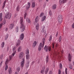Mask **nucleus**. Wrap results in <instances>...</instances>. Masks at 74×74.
<instances>
[{"instance_id":"nucleus-1","label":"nucleus","mask_w":74,"mask_h":74,"mask_svg":"<svg viewBox=\"0 0 74 74\" xmlns=\"http://www.w3.org/2000/svg\"><path fill=\"white\" fill-rule=\"evenodd\" d=\"M23 18L21 17L20 18V23L21 24V26L20 27V28L21 29V32H23L25 29V26L23 25L22 24L23 23Z\"/></svg>"},{"instance_id":"nucleus-2","label":"nucleus","mask_w":74,"mask_h":74,"mask_svg":"<svg viewBox=\"0 0 74 74\" xmlns=\"http://www.w3.org/2000/svg\"><path fill=\"white\" fill-rule=\"evenodd\" d=\"M45 38H43L42 39V42L43 43H40L39 45L38 46V51H41L42 48H43V47H44V44H45Z\"/></svg>"},{"instance_id":"nucleus-3","label":"nucleus","mask_w":74,"mask_h":74,"mask_svg":"<svg viewBox=\"0 0 74 74\" xmlns=\"http://www.w3.org/2000/svg\"><path fill=\"white\" fill-rule=\"evenodd\" d=\"M11 15H12L11 13H10L9 12H7L5 15V17L6 19H10V18H11Z\"/></svg>"},{"instance_id":"nucleus-4","label":"nucleus","mask_w":74,"mask_h":74,"mask_svg":"<svg viewBox=\"0 0 74 74\" xmlns=\"http://www.w3.org/2000/svg\"><path fill=\"white\" fill-rule=\"evenodd\" d=\"M63 18H62V16L61 15H59L58 17V22L60 23H61L62 22V19Z\"/></svg>"},{"instance_id":"nucleus-5","label":"nucleus","mask_w":74,"mask_h":74,"mask_svg":"<svg viewBox=\"0 0 74 74\" xmlns=\"http://www.w3.org/2000/svg\"><path fill=\"white\" fill-rule=\"evenodd\" d=\"M22 60V61L21 62V67L22 68V67H23L25 65V58H23Z\"/></svg>"},{"instance_id":"nucleus-6","label":"nucleus","mask_w":74,"mask_h":74,"mask_svg":"<svg viewBox=\"0 0 74 74\" xmlns=\"http://www.w3.org/2000/svg\"><path fill=\"white\" fill-rule=\"evenodd\" d=\"M25 55V53L23 52H21L20 53L19 55V59H22L23 57Z\"/></svg>"},{"instance_id":"nucleus-7","label":"nucleus","mask_w":74,"mask_h":74,"mask_svg":"<svg viewBox=\"0 0 74 74\" xmlns=\"http://www.w3.org/2000/svg\"><path fill=\"white\" fill-rule=\"evenodd\" d=\"M51 47L49 46H45L44 47V49L45 50L46 52L48 51V50L49 51H51Z\"/></svg>"},{"instance_id":"nucleus-8","label":"nucleus","mask_w":74,"mask_h":74,"mask_svg":"<svg viewBox=\"0 0 74 74\" xmlns=\"http://www.w3.org/2000/svg\"><path fill=\"white\" fill-rule=\"evenodd\" d=\"M13 53L12 54V56H14V55H15L16 52V47H14L12 49Z\"/></svg>"},{"instance_id":"nucleus-9","label":"nucleus","mask_w":74,"mask_h":74,"mask_svg":"<svg viewBox=\"0 0 74 74\" xmlns=\"http://www.w3.org/2000/svg\"><path fill=\"white\" fill-rule=\"evenodd\" d=\"M14 23H11L9 26V29H12L14 28Z\"/></svg>"},{"instance_id":"nucleus-10","label":"nucleus","mask_w":74,"mask_h":74,"mask_svg":"<svg viewBox=\"0 0 74 74\" xmlns=\"http://www.w3.org/2000/svg\"><path fill=\"white\" fill-rule=\"evenodd\" d=\"M30 3L29 2H28L26 6V9L27 10H28L30 8Z\"/></svg>"},{"instance_id":"nucleus-11","label":"nucleus","mask_w":74,"mask_h":74,"mask_svg":"<svg viewBox=\"0 0 74 74\" xmlns=\"http://www.w3.org/2000/svg\"><path fill=\"white\" fill-rule=\"evenodd\" d=\"M24 38V34H22L20 36V40H23Z\"/></svg>"},{"instance_id":"nucleus-12","label":"nucleus","mask_w":74,"mask_h":74,"mask_svg":"<svg viewBox=\"0 0 74 74\" xmlns=\"http://www.w3.org/2000/svg\"><path fill=\"white\" fill-rule=\"evenodd\" d=\"M21 40H18L17 42H16V46L17 47L19 46V45H20V44H21Z\"/></svg>"},{"instance_id":"nucleus-13","label":"nucleus","mask_w":74,"mask_h":74,"mask_svg":"<svg viewBox=\"0 0 74 74\" xmlns=\"http://www.w3.org/2000/svg\"><path fill=\"white\" fill-rule=\"evenodd\" d=\"M68 57L69 60V62H70L71 61V59L72 58V55H71L70 54H68Z\"/></svg>"},{"instance_id":"nucleus-14","label":"nucleus","mask_w":74,"mask_h":74,"mask_svg":"<svg viewBox=\"0 0 74 74\" xmlns=\"http://www.w3.org/2000/svg\"><path fill=\"white\" fill-rule=\"evenodd\" d=\"M2 16H3V13H1L0 14V22L2 21V20L3 19Z\"/></svg>"},{"instance_id":"nucleus-15","label":"nucleus","mask_w":74,"mask_h":74,"mask_svg":"<svg viewBox=\"0 0 74 74\" xmlns=\"http://www.w3.org/2000/svg\"><path fill=\"white\" fill-rule=\"evenodd\" d=\"M35 6H36V3H35V2H32V8H34L35 7Z\"/></svg>"},{"instance_id":"nucleus-16","label":"nucleus","mask_w":74,"mask_h":74,"mask_svg":"<svg viewBox=\"0 0 74 74\" xmlns=\"http://www.w3.org/2000/svg\"><path fill=\"white\" fill-rule=\"evenodd\" d=\"M30 55H26V59L27 60H28L30 59Z\"/></svg>"},{"instance_id":"nucleus-17","label":"nucleus","mask_w":74,"mask_h":74,"mask_svg":"<svg viewBox=\"0 0 74 74\" xmlns=\"http://www.w3.org/2000/svg\"><path fill=\"white\" fill-rule=\"evenodd\" d=\"M46 19V16H44L42 18L41 20V22H43V21H45V19Z\"/></svg>"},{"instance_id":"nucleus-18","label":"nucleus","mask_w":74,"mask_h":74,"mask_svg":"<svg viewBox=\"0 0 74 74\" xmlns=\"http://www.w3.org/2000/svg\"><path fill=\"white\" fill-rule=\"evenodd\" d=\"M37 44V42L36 41H34V43L32 45V47L33 48L35 47H36V44Z\"/></svg>"},{"instance_id":"nucleus-19","label":"nucleus","mask_w":74,"mask_h":74,"mask_svg":"<svg viewBox=\"0 0 74 74\" xmlns=\"http://www.w3.org/2000/svg\"><path fill=\"white\" fill-rule=\"evenodd\" d=\"M15 30L16 32H18V31H19V27H18V26H17L15 28Z\"/></svg>"},{"instance_id":"nucleus-20","label":"nucleus","mask_w":74,"mask_h":74,"mask_svg":"<svg viewBox=\"0 0 74 74\" xmlns=\"http://www.w3.org/2000/svg\"><path fill=\"white\" fill-rule=\"evenodd\" d=\"M56 8V5L55 4L53 5L52 6V8L53 10H55Z\"/></svg>"},{"instance_id":"nucleus-21","label":"nucleus","mask_w":74,"mask_h":74,"mask_svg":"<svg viewBox=\"0 0 74 74\" xmlns=\"http://www.w3.org/2000/svg\"><path fill=\"white\" fill-rule=\"evenodd\" d=\"M49 14L50 17H52L53 16V14H52V13L51 10H49Z\"/></svg>"},{"instance_id":"nucleus-22","label":"nucleus","mask_w":74,"mask_h":74,"mask_svg":"<svg viewBox=\"0 0 74 74\" xmlns=\"http://www.w3.org/2000/svg\"><path fill=\"white\" fill-rule=\"evenodd\" d=\"M42 30L41 31V33H44V26H43L42 27Z\"/></svg>"},{"instance_id":"nucleus-23","label":"nucleus","mask_w":74,"mask_h":74,"mask_svg":"<svg viewBox=\"0 0 74 74\" xmlns=\"http://www.w3.org/2000/svg\"><path fill=\"white\" fill-rule=\"evenodd\" d=\"M5 3H6V1H5L4 3H3V5L2 6V9H4V8L5 7Z\"/></svg>"},{"instance_id":"nucleus-24","label":"nucleus","mask_w":74,"mask_h":74,"mask_svg":"<svg viewBox=\"0 0 74 74\" xmlns=\"http://www.w3.org/2000/svg\"><path fill=\"white\" fill-rule=\"evenodd\" d=\"M38 21H39V18H38V16H37L35 19V22L37 23Z\"/></svg>"},{"instance_id":"nucleus-25","label":"nucleus","mask_w":74,"mask_h":74,"mask_svg":"<svg viewBox=\"0 0 74 74\" xmlns=\"http://www.w3.org/2000/svg\"><path fill=\"white\" fill-rule=\"evenodd\" d=\"M9 74H11L12 73V70H11V68H10L8 70Z\"/></svg>"},{"instance_id":"nucleus-26","label":"nucleus","mask_w":74,"mask_h":74,"mask_svg":"<svg viewBox=\"0 0 74 74\" xmlns=\"http://www.w3.org/2000/svg\"><path fill=\"white\" fill-rule=\"evenodd\" d=\"M45 66H43L42 67V70L41 71V73H44V70H45Z\"/></svg>"},{"instance_id":"nucleus-27","label":"nucleus","mask_w":74,"mask_h":74,"mask_svg":"<svg viewBox=\"0 0 74 74\" xmlns=\"http://www.w3.org/2000/svg\"><path fill=\"white\" fill-rule=\"evenodd\" d=\"M48 70H49V68H47L45 70V74H47V73L48 72Z\"/></svg>"},{"instance_id":"nucleus-28","label":"nucleus","mask_w":74,"mask_h":74,"mask_svg":"<svg viewBox=\"0 0 74 74\" xmlns=\"http://www.w3.org/2000/svg\"><path fill=\"white\" fill-rule=\"evenodd\" d=\"M52 35H50L49 37V41H50H50H52Z\"/></svg>"},{"instance_id":"nucleus-29","label":"nucleus","mask_w":74,"mask_h":74,"mask_svg":"<svg viewBox=\"0 0 74 74\" xmlns=\"http://www.w3.org/2000/svg\"><path fill=\"white\" fill-rule=\"evenodd\" d=\"M29 62H27L25 65V67L26 68H28L29 67Z\"/></svg>"},{"instance_id":"nucleus-30","label":"nucleus","mask_w":74,"mask_h":74,"mask_svg":"<svg viewBox=\"0 0 74 74\" xmlns=\"http://www.w3.org/2000/svg\"><path fill=\"white\" fill-rule=\"evenodd\" d=\"M5 23H6V20L4 19V20L3 21L2 24H3V25H5Z\"/></svg>"},{"instance_id":"nucleus-31","label":"nucleus","mask_w":74,"mask_h":74,"mask_svg":"<svg viewBox=\"0 0 74 74\" xmlns=\"http://www.w3.org/2000/svg\"><path fill=\"white\" fill-rule=\"evenodd\" d=\"M36 28L37 30H38V29L39 28V24H38V23H37L36 26Z\"/></svg>"},{"instance_id":"nucleus-32","label":"nucleus","mask_w":74,"mask_h":74,"mask_svg":"<svg viewBox=\"0 0 74 74\" xmlns=\"http://www.w3.org/2000/svg\"><path fill=\"white\" fill-rule=\"evenodd\" d=\"M48 60H49L48 56H46V63H48Z\"/></svg>"},{"instance_id":"nucleus-33","label":"nucleus","mask_w":74,"mask_h":74,"mask_svg":"<svg viewBox=\"0 0 74 74\" xmlns=\"http://www.w3.org/2000/svg\"><path fill=\"white\" fill-rule=\"evenodd\" d=\"M19 9H20V8H19V6H18L16 8V10L17 11H19Z\"/></svg>"},{"instance_id":"nucleus-34","label":"nucleus","mask_w":74,"mask_h":74,"mask_svg":"<svg viewBox=\"0 0 74 74\" xmlns=\"http://www.w3.org/2000/svg\"><path fill=\"white\" fill-rule=\"evenodd\" d=\"M4 42H3L1 44V48H4Z\"/></svg>"},{"instance_id":"nucleus-35","label":"nucleus","mask_w":74,"mask_h":74,"mask_svg":"<svg viewBox=\"0 0 74 74\" xmlns=\"http://www.w3.org/2000/svg\"><path fill=\"white\" fill-rule=\"evenodd\" d=\"M28 23H30V19L29 18H27L26 19Z\"/></svg>"},{"instance_id":"nucleus-36","label":"nucleus","mask_w":74,"mask_h":74,"mask_svg":"<svg viewBox=\"0 0 74 74\" xmlns=\"http://www.w3.org/2000/svg\"><path fill=\"white\" fill-rule=\"evenodd\" d=\"M29 49H27L26 51V55H29Z\"/></svg>"},{"instance_id":"nucleus-37","label":"nucleus","mask_w":74,"mask_h":74,"mask_svg":"<svg viewBox=\"0 0 74 74\" xmlns=\"http://www.w3.org/2000/svg\"><path fill=\"white\" fill-rule=\"evenodd\" d=\"M21 47H19L18 49V52H21Z\"/></svg>"},{"instance_id":"nucleus-38","label":"nucleus","mask_w":74,"mask_h":74,"mask_svg":"<svg viewBox=\"0 0 74 74\" xmlns=\"http://www.w3.org/2000/svg\"><path fill=\"white\" fill-rule=\"evenodd\" d=\"M63 0H60L59 1V3L60 4H62L63 3Z\"/></svg>"},{"instance_id":"nucleus-39","label":"nucleus","mask_w":74,"mask_h":74,"mask_svg":"<svg viewBox=\"0 0 74 74\" xmlns=\"http://www.w3.org/2000/svg\"><path fill=\"white\" fill-rule=\"evenodd\" d=\"M59 54V53L58 52H55L54 53V55L55 56H57V55H58Z\"/></svg>"},{"instance_id":"nucleus-40","label":"nucleus","mask_w":74,"mask_h":74,"mask_svg":"<svg viewBox=\"0 0 74 74\" xmlns=\"http://www.w3.org/2000/svg\"><path fill=\"white\" fill-rule=\"evenodd\" d=\"M61 40H62V37L61 36H60L59 37V40H58V41L60 42V41H61Z\"/></svg>"},{"instance_id":"nucleus-41","label":"nucleus","mask_w":74,"mask_h":74,"mask_svg":"<svg viewBox=\"0 0 74 74\" xmlns=\"http://www.w3.org/2000/svg\"><path fill=\"white\" fill-rule=\"evenodd\" d=\"M59 67L60 69H62V64H60Z\"/></svg>"},{"instance_id":"nucleus-42","label":"nucleus","mask_w":74,"mask_h":74,"mask_svg":"<svg viewBox=\"0 0 74 74\" xmlns=\"http://www.w3.org/2000/svg\"><path fill=\"white\" fill-rule=\"evenodd\" d=\"M44 13L43 12H42L40 14V17H42L43 15H44Z\"/></svg>"},{"instance_id":"nucleus-43","label":"nucleus","mask_w":74,"mask_h":74,"mask_svg":"<svg viewBox=\"0 0 74 74\" xmlns=\"http://www.w3.org/2000/svg\"><path fill=\"white\" fill-rule=\"evenodd\" d=\"M8 59H6V62H5V64H8Z\"/></svg>"},{"instance_id":"nucleus-44","label":"nucleus","mask_w":74,"mask_h":74,"mask_svg":"<svg viewBox=\"0 0 74 74\" xmlns=\"http://www.w3.org/2000/svg\"><path fill=\"white\" fill-rule=\"evenodd\" d=\"M8 36H9L8 34H7L6 35V36H5V40H7V38H8Z\"/></svg>"},{"instance_id":"nucleus-45","label":"nucleus","mask_w":74,"mask_h":74,"mask_svg":"<svg viewBox=\"0 0 74 74\" xmlns=\"http://www.w3.org/2000/svg\"><path fill=\"white\" fill-rule=\"evenodd\" d=\"M21 69V68L20 67H18L17 69V71L18 72H19V71H20V70Z\"/></svg>"},{"instance_id":"nucleus-46","label":"nucleus","mask_w":74,"mask_h":74,"mask_svg":"<svg viewBox=\"0 0 74 74\" xmlns=\"http://www.w3.org/2000/svg\"><path fill=\"white\" fill-rule=\"evenodd\" d=\"M7 69H8V65L7 64H6V65L5 67V70L6 71L7 70Z\"/></svg>"},{"instance_id":"nucleus-47","label":"nucleus","mask_w":74,"mask_h":74,"mask_svg":"<svg viewBox=\"0 0 74 74\" xmlns=\"http://www.w3.org/2000/svg\"><path fill=\"white\" fill-rule=\"evenodd\" d=\"M69 0H63V3H66L67 1H68Z\"/></svg>"},{"instance_id":"nucleus-48","label":"nucleus","mask_w":74,"mask_h":74,"mask_svg":"<svg viewBox=\"0 0 74 74\" xmlns=\"http://www.w3.org/2000/svg\"><path fill=\"white\" fill-rule=\"evenodd\" d=\"M27 15V13H25L24 15V19H25Z\"/></svg>"},{"instance_id":"nucleus-49","label":"nucleus","mask_w":74,"mask_h":74,"mask_svg":"<svg viewBox=\"0 0 74 74\" xmlns=\"http://www.w3.org/2000/svg\"><path fill=\"white\" fill-rule=\"evenodd\" d=\"M69 68L71 69H73V66H72V65H70Z\"/></svg>"},{"instance_id":"nucleus-50","label":"nucleus","mask_w":74,"mask_h":74,"mask_svg":"<svg viewBox=\"0 0 74 74\" xmlns=\"http://www.w3.org/2000/svg\"><path fill=\"white\" fill-rule=\"evenodd\" d=\"M9 60H11V59H12V56H9Z\"/></svg>"},{"instance_id":"nucleus-51","label":"nucleus","mask_w":74,"mask_h":74,"mask_svg":"<svg viewBox=\"0 0 74 74\" xmlns=\"http://www.w3.org/2000/svg\"><path fill=\"white\" fill-rule=\"evenodd\" d=\"M61 74V71L60 70H58V74Z\"/></svg>"},{"instance_id":"nucleus-52","label":"nucleus","mask_w":74,"mask_h":74,"mask_svg":"<svg viewBox=\"0 0 74 74\" xmlns=\"http://www.w3.org/2000/svg\"><path fill=\"white\" fill-rule=\"evenodd\" d=\"M3 25V24H2V23L0 24V28H1Z\"/></svg>"},{"instance_id":"nucleus-53","label":"nucleus","mask_w":74,"mask_h":74,"mask_svg":"<svg viewBox=\"0 0 74 74\" xmlns=\"http://www.w3.org/2000/svg\"><path fill=\"white\" fill-rule=\"evenodd\" d=\"M67 68H66L65 69V73H66V74H67Z\"/></svg>"},{"instance_id":"nucleus-54","label":"nucleus","mask_w":74,"mask_h":74,"mask_svg":"<svg viewBox=\"0 0 74 74\" xmlns=\"http://www.w3.org/2000/svg\"><path fill=\"white\" fill-rule=\"evenodd\" d=\"M30 2L33 3V2H34V0H30Z\"/></svg>"},{"instance_id":"nucleus-55","label":"nucleus","mask_w":74,"mask_h":74,"mask_svg":"<svg viewBox=\"0 0 74 74\" xmlns=\"http://www.w3.org/2000/svg\"><path fill=\"white\" fill-rule=\"evenodd\" d=\"M72 28H74V23L72 25Z\"/></svg>"},{"instance_id":"nucleus-56","label":"nucleus","mask_w":74,"mask_h":74,"mask_svg":"<svg viewBox=\"0 0 74 74\" xmlns=\"http://www.w3.org/2000/svg\"><path fill=\"white\" fill-rule=\"evenodd\" d=\"M58 32H57V33L56 35V36L57 37V36H58Z\"/></svg>"},{"instance_id":"nucleus-57","label":"nucleus","mask_w":74,"mask_h":74,"mask_svg":"<svg viewBox=\"0 0 74 74\" xmlns=\"http://www.w3.org/2000/svg\"><path fill=\"white\" fill-rule=\"evenodd\" d=\"M2 63H3V61H2L0 64V65L1 66V65H2Z\"/></svg>"},{"instance_id":"nucleus-58","label":"nucleus","mask_w":74,"mask_h":74,"mask_svg":"<svg viewBox=\"0 0 74 74\" xmlns=\"http://www.w3.org/2000/svg\"><path fill=\"white\" fill-rule=\"evenodd\" d=\"M49 74H52V71H50V72H49Z\"/></svg>"},{"instance_id":"nucleus-59","label":"nucleus","mask_w":74,"mask_h":74,"mask_svg":"<svg viewBox=\"0 0 74 74\" xmlns=\"http://www.w3.org/2000/svg\"><path fill=\"white\" fill-rule=\"evenodd\" d=\"M7 30H8V29H7V28H6V29H5V31L6 32H7Z\"/></svg>"},{"instance_id":"nucleus-60","label":"nucleus","mask_w":74,"mask_h":74,"mask_svg":"<svg viewBox=\"0 0 74 74\" xmlns=\"http://www.w3.org/2000/svg\"><path fill=\"white\" fill-rule=\"evenodd\" d=\"M15 74H18V73H17V72H16L15 73Z\"/></svg>"},{"instance_id":"nucleus-61","label":"nucleus","mask_w":74,"mask_h":74,"mask_svg":"<svg viewBox=\"0 0 74 74\" xmlns=\"http://www.w3.org/2000/svg\"><path fill=\"white\" fill-rule=\"evenodd\" d=\"M3 56H1V58H2Z\"/></svg>"},{"instance_id":"nucleus-62","label":"nucleus","mask_w":74,"mask_h":74,"mask_svg":"<svg viewBox=\"0 0 74 74\" xmlns=\"http://www.w3.org/2000/svg\"><path fill=\"white\" fill-rule=\"evenodd\" d=\"M25 74H28V72H27L25 73Z\"/></svg>"},{"instance_id":"nucleus-63","label":"nucleus","mask_w":74,"mask_h":74,"mask_svg":"<svg viewBox=\"0 0 74 74\" xmlns=\"http://www.w3.org/2000/svg\"><path fill=\"white\" fill-rule=\"evenodd\" d=\"M73 21H74V16H73Z\"/></svg>"},{"instance_id":"nucleus-64","label":"nucleus","mask_w":74,"mask_h":74,"mask_svg":"<svg viewBox=\"0 0 74 74\" xmlns=\"http://www.w3.org/2000/svg\"><path fill=\"white\" fill-rule=\"evenodd\" d=\"M73 65L74 66V62H73Z\"/></svg>"}]
</instances>
